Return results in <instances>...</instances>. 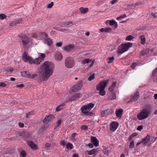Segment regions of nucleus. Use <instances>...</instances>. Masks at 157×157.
Masks as SVG:
<instances>
[{"instance_id": "obj_19", "label": "nucleus", "mask_w": 157, "mask_h": 157, "mask_svg": "<svg viewBox=\"0 0 157 157\" xmlns=\"http://www.w3.org/2000/svg\"><path fill=\"white\" fill-rule=\"evenodd\" d=\"M150 140V136L149 135H147L143 139L141 142L143 145L147 144L149 142Z\"/></svg>"}, {"instance_id": "obj_62", "label": "nucleus", "mask_w": 157, "mask_h": 157, "mask_svg": "<svg viewBox=\"0 0 157 157\" xmlns=\"http://www.w3.org/2000/svg\"><path fill=\"white\" fill-rule=\"evenodd\" d=\"M118 1V0H113L111 2V3L112 4H114L117 2Z\"/></svg>"}, {"instance_id": "obj_61", "label": "nucleus", "mask_w": 157, "mask_h": 157, "mask_svg": "<svg viewBox=\"0 0 157 157\" xmlns=\"http://www.w3.org/2000/svg\"><path fill=\"white\" fill-rule=\"evenodd\" d=\"M31 37L33 38H36L37 37V36L36 33H34L32 34Z\"/></svg>"}, {"instance_id": "obj_7", "label": "nucleus", "mask_w": 157, "mask_h": 157, "mask_svg": "<svg viewBox=\"0 0 157 157\" xmlns=\"http://www.w3.org/2000/svg\"><path fill=\"white\" fill-rule=\"evenodd\" d=\"M82 81H79L78 83L73 86L72 88V91L74 92H77L82 87Z\"/></svg>"}, {"instance_id": "obj_5", "label": "nucleus", "mask_w": 157, "mask_h": 157, "mask_svg": "<svg viewBox=\"0 0 157 157\" xmlns=\"http://www.w3.org/2000/svg\"><path fill=\"white\" fill-rule=\"evenodd\" d=\"M75 63L74 59L71 57H67L65 60V65L68 68L72 67L75 65Z\"/></svg>"}, {"instance_id": "obj_59", "label": "nucleus", "mask_w": 157, "mask_h": 157, "mask_svg": "<svg viewBox=\"0 0 157 157\" xmlns=\"http://www.w3.org/2000/svg\"><path fill=\"white\" fill-rule=\"evenodd\" d=\"M62 43L61 42H59L57 43L56 44V46L57 47H60L62 46Z\"/></svg>"}, {"instance_id": "obj_1", "label": "nucleus", "mask_w": 157, "mask_h": 157, "mask_svg": "<svg viewBox=\"0 0 157 157\" xmlns=\"http://www.w3.org/2000/svg\"><path fill=\"white\" fill-rule=\"evenodd\" d=\"M54 67V65L52 62H45L40 67L38 80L41 82L47 80L52 74Z\"/></svg>"}, {"instance_id": "obj_51", "label": "nucleus", "mask_w": 157, "mask_h": 157, "mask_svg": "<svg viewBox=\"0 0 157 157\" xmlns=\"http://www.w3.org/2000/svg\"><path fill=\"white\" fill-rule=\"evenodd\" d=\"M103 153L107 155V156H108L109 153V151L107 149H105L104 150Z\"/></svg>"}, {"instance_id": "obj_13", "label": "nucleus", "mask_w": 157, "mask_h": 157, "mask_svg": "<svg viewBox=\"0 0 157 157\" xmlns=\"http://www.w3.org/2000/svg\"><path fill=\"white\" fill-rule=\"evenodd\" d=\"M90 140L91 142L94 144L95 147H97L99 146V141L96 137L91 136Z\"/></svg>"}, {"instance_id": "obj_46", "label": "nucleus", "mask_w": 157, "mask_h": 157, "mask_svg": "<svg viewBox=\"0 0 157 157\" xmlns=\"http://www.w3.org/2000/svg\"><path fill=\"white\" fill-rule=\"evenodd\" d=\"M100 91V94L101 96H104L105 94V90H99Z\"/></svg>"}, {"instance_id": "obj_34", "label": "nucleus", "mask_w": 157, "mask_h": 157, "mask_svg": "<svg viewBox=\"0 0 157 157\" xmlns=\"http://www.w3.org/2000/svg\"><path fill=\"white\" fill-rule=\"evenodd\" d=\"M91 59H85L82 61V63L83 64H87L89 62H91Z\"/></svg>"}, {"instance_id": "obj_41", "label": "nucleus", "mask_w": 157, "mask_h": 157, "mask_svg": "<svg viewBox=\"0 0 157 157\" xmlns=\"http://www.w3.org/2000/svg\"><path fill=\"white\" fill-rule=\"evenodd\" d=\"M37 75L36 74H35L33 75H29L28 76V77L29 78H35L36 77Z\"/></svg>"}, {"instance_id": "obj_39", "label": "nucleus", "mask_w": 157, "mask_h": 157, "mask_svg": "<svg viewBox=\"0 0 157 157\" xmlns=\"http://www.w3.org/2000/svg\"><path fill=\"white\" fill-rule=\"evenodd\" d=\"M7 17V16L4 14H0V19L1 20H3L6 19Z\"/></svg>"}, {"instance_id": "obj_32", "label": "nucleus", "mask_w": 157, "mask_h": 157, "mask_svg": "<svg viewBox=\"0 0 157 157\" xmlns=\"http://www.w3.org/2000/svg\"><path fill=\"white\" fill-rule=\"evenodd\" d=\"M140 39L141 40V43L142 44H144L145 43V38L144 35H141L139 36Z\"/></svg>"}, {"instance_id": "obj_24", "label": "nucleus", "mask_w": 157, "mask_h": 157, "mask_svg": "<svg viewBox=\"0 0 157 157\" xmlns=\"http://www.w3.org/2000/svg\"><path fill=\"white\" fill-rule=\"evenodd\" d=\"M87 152L88 153V154L89 155H92L95 154V153H97L98 152V151L96 150V149H93L91 150L90 151H87Z\"/></svg>"}, {"instance_id": "obj_23", "label": "nucleus", "mask_w": 157, "mask_h": 157, "mask_svg": "<svg viewBox=\"0 0 157 157\" xmlns=\"http://www.w3.org/2000/svg\"><path fill=\"white\" fill-rule=\"evenodd\" d=\"M112 30V29L106 27L105 28H102L100 29V31L101 32H110Z\"/></svg>"}, {"instance_id": "obj_4", "label": "nucleus", "mask_w": 157, "mask_h": 157, "mask_svg": "<svg viewBox=\"0 0 157 157\" xmlns=\"http://www.w3.org/2000/svg\"><path fill=\"white\" fill-rule=\"evenodd\" d=\"M132 44L129 42L121 44L120 45L118 48V52L119 53L122 54L128 51L129 48L132 47Z\"/></svg>"}, {"instance_id": "obj_52", "label": "nucleus", "mask_w": 157, "mask_h": 157, "mask_svg": "<svg viewBox=\"0 0 157 157\" xmlns=\"http://www.w3.org/2000/svg\"><path fill=\"white\" fill-rule=\"evenodd\" d=\"M7 86V85L4 82H0V86H2L3 87H5Z\"/></svg>"}, {"instance_id": "obj_36", "label": "nucleus", "mask_w": 157, "mask_h": 157, "mask_svg": "<svg viewBox=\"0 0 157 157\" xmlns=\"http://www.w3.org/2000/svg\"><path fill=\"white\" fill-rule=\"evenodd\" d=\"M5 71L7 72H11L13 71V69L11 67H8L5 68Z\"/></svg>"}, {"instance_id": "obj_21", "label": "nucleus", "mask_w": 157, "mask_h": 157, "mask_svg": "<svg viewBox=\"0 0 157 157\" xmlns=\"http://www.w3.org/2000/svg\"><path fill=\"white\" fill-rule=\"evenodd\" d=\"M28 53L26 52H24L22 56V58L24 61L27 62L28 61V59L30 56H28Z\"/></svg>"}, {"instance_id": "obj_45", "label": "nucleus", "mask_w": 157, "mask_h": 157, "mask_svg": "<svg viewBox=\"0 0 157 157\" xmlns=\"http://www.w3.org/2000/svg\"><path fill=\"white\" fill-rule=\"evenodd\" d=\"M95 78L94 74L91 75H90L88 78V79L89 81H90L94 79Z\"/></svg>"}, {"instance_id": "obj_43", "label": "nucleus", "mask_w": 157, "mask_h": 157, "mask_svg": "<svg viewBox=\"0 0 157 157\" xmlns=\"http://www.w3.org/2000/svg\"><path fill=\"white\" fill-rule=\"evenodd\" d=\"M133 37L131 35H129L126 37V40L130 41L133 38Z\"/></svg>"}, {"instance_id": "obj_37", "label": "nucleus", "mask_w": 157, "mask_h": 157, "mask_svg": "<svg viewBox=\"0 0 157 157\" xmlns=\"http://www.w3.org/2000/svg\"><path fill=\"white\" fill-rule=\"evenodd\" d=\"M66 147L68 149H71L73 148V145L70 143H68L66 144Z\"/></svg>"}, {"instance_id": "obj_64", "label": "nucleus", "mask_w": 157, "mask_h": 157, "mask_svg": "<svg viewBox=\"0 0 157 157\" xmlns=\"http://www.w3.org/2000/svg\"><path fill=\"white\" fill-rule=\"evenodd\" d=\"M88 145L89 146V147L91 148H92L93 147H94V145H93V144H92L91 143H89L88 144Z\"/></svg>"}, {"instance_id": "obj_20", "label": "nucleus", "mask_w": 157, "mask_h": 157, "mask_svg": "<svg viewBox=\"0 0 157 157\" xmlns=\"http://www.w3.org/2000/svg\"><path fill=\"white\" fill-rule=\"evenodd\" d=\"M82 95L80 93H76L73 95L71 98V99L73 100H76L77 98H80Z\"/></svg>"}, {"instance_id": "obj_30", "label": "nucleus", "mask_w": 157, "mask_h": 157, "mask_svg": "<svg viewBox=\"0 0 157 157\" xmlns=\"http://www.w3.org/2000/svg\"><path fill=\"white\" fill-rule=\"evenodd\" d=\"M149 52V50L148 49H144L141 51L140 54L142 56H144V55L148 54Z\"/></svg>"}, {"instance_id": "obj_49", "label": "nucleus", "mask_w": 157, "mask_h": 157, "mask_svg": "<svg viewBox=\"0 0 157 157\" xmlns=\"http://www.w3.org/2000/svg\"><path fill=\"white\" fill-rule=\"evenodd\" d=\"M88 127L86 125H82L81 127V129L82 130H86L87 129Z\"/></svg>"}, {"instance_id": "obj_47", "label": "nucleus", "mask_w": 157, "mask_h": 157, "mask_svg": "<svg viewBox=\"0 0 157 157\" xmlns=\"http://www.w3.org/2000/svg\"><path fill=\"white\" fill-rule=\"evenodd\" d=\"M21 155L22 157H25L26 156V153L25 151L23 150L21 152Z\"/></svg>"}, {"instance_id": "obj_16", "label": "nucleus", "mask_w": 157, "mask_h": 157, "mask_svg": "<svg viewBox=\"0 0 157 157\" xmlns=\"http://www.w3.org/2000/svg\"><path fill=\"white\" fill-rule=\"evenodd\" d=\"M75 46L71 44L67 45L65 46L63 48L64 50L67 52H69L72 50L74 48Z\"/></svg>"}, {"instance_id": "obj_35", "label": "nucleus", "mask_w": 157, "mask_h": 157, "mask_svg": "<svg viewBox=\"0 0 157 157\" xmlns=\"http://www.w3.org/2000/svg\"><path fill=\"white\" fill-rule=\"evenodd\" d=\"M40 34L44 38V40L48 37L47 34L44 32H40Z\"/></svg>"}, {"instance_id": "obj_40", "label": "nucleus", "mask_w": 157, "mask_h": 157, "mask_svg": "<svg viewBox=\"0 0 157 157\" xmlns=\"http://www.w3.org/2000/svg\"><path fill=\"white\" fill-rule=\"evenodd\" d=\"M16 87L19 89H21L24 87V85L22 84H19V83H17Z\"/></svg>"}, {"instance_id": "obj_63", "label": "nucleus", "mask_w": 157, "mask_h": 157, "mask_svg": "<svg viewBox=\"0 0 157 157\" xmlns=\"http://www.w3.org/2000/svg\"><path fill=\"white\" fill-rule=\"evenodd\" d=\"M151 15L152 16L154 17V18H156L157 17L156 13H155L152 12L151 13Z\"/></svg>"}, {"instance_id": "obj_29", "label": "nucleus", "mask_w": 157, "mask_h": 157, "mask_svg": "<svg viewBox=\"0 0 157 157\" xmlns=\"http://www.w3.org/2000/svg\"><path fill=\"white\" fill-rule=\"evenodd\" d=\"M56 58L58 60H61L63 58V56L60 53H57L56 55Z\"/></svg>"}, {"instance_id": "obj_22", "label": "nucleus", "mask_w": 157, "mask_h": 157, "mask_svg": "<svg viewBox=\"0 0 157 157\" xmlns=\"http://www.w3.org/2000/svg\"><path fill=\"white\" fill-rule=\"evenodd\" d=\"M44 40L45 43L48 46H51L52 44V41L50 38H48V37L45 39Z\"/></svg>"}, {"instance_id": "obj_9", "label": "nucleus", "mask_w": 157, "mask_h": 157, "mask_svg": "<svg viewBox=\"0 0 157 157\" xmlns=\"http://www.w3.org/2000/svg\"><path fill=\"white\" fill-rule=\"evenodd\" d=\"M114 110L113 109H108L102 111L101 113L102 117L107 116L110 114H112L114 112Z\"/></svg>"}, {"instance_id": "obj_3", "label": "nucleus", "mask_w": 157, "mask_h": 157, "mask_svg": "<svg viewBox=\"0 0 157 157\" xmlns=\"http://www.w3.org/2000/svg\"><path fill=\"white\" fill-rule=\"evenodd\" d=\"M150 114V112L147 109H143L137 115V118L139 120H142L147 118Z\"/></svg>"}, {"instance_id": "obj_54", "label": "nucleus", "mask_w": 157, "mask_h": 157, "mask_svg": "<svg viewBox=\"0 0 157 157\" xmlns=\"http://www.w3.org/2000/svg\"><path fill=\"white\" fill-rule=\"evenodd\" d=\"M157 74V67L152 72V75L153 76H155L156 74Z\"/></svg>"}, {"instance_id": "obj_8", "label": "nucleus", "mask_w": 157, "mask_h": 157, "mask_svg": "<svg viewBox=\"0 0 157 157\" xmlns=\"http://www.w3.org/2000/svg\"><path fill=\"white\" fill-rule=\"evenodd\" d=\"M19 36L21 39L24 45H25L29 43L30 41L29 38L25 34H20L19 35Z\"/></svg>"}, {"instance_id": "obj_14", "label": "nucleus", "mask_w": 157, "mask_h": 157, "mask_svg": "<svg viewBox=\"0 0 157 157\" xmlns=\"http://www.w3.org/2000/svg\"><path fill=\"white\" fill-rule=\"evenodd\" d=\"M54 118L53 116L52 115H50L46 117L43 121V122L46 124H48Z\"/></svg>"}, {"instance_id": "obj_58", "label": "nucleus", "mask_w": 157, "mask_h": 157, "mask_svg": "<svg viewBox=\"0 0 157 157\" xmlns=\"http://www.w3.org/2000/svg\"><path fill=\"white\" fill-rule=\"evenodd\" d=\"M60 144L61 145L64 146L66 144V143L65 141L62 140L60 142Z\"/></svg>"}, {"instance_id": "obj_11", "label": "nucleus", "mask_w": 157, "mask_h": 157, "mask_svg": "<svg viewBox=\"0 0 157 157\" xmlns=\"http://www.w3.org/2000/svg\"><path fill=\"white\" fill-rule=\"evenodd\" d=\"M119 126L118 122L116 121L112 122L110 124V129L112 132L115 131Z\"/></svg>"}, {"instance_id": "obj_48", "label": "nucleus", "mask_w": 157, "mask_h": 157, "mask_svg": "<svg viewBox=\"0 0 157 157\" xmlns=\"http://www.w3.org/2000/svg\"><path fill=\"white\" fill-rule=\"evenodd\" d=\"M22 75L25 77H28L29 75L27 74V72L26 71H24L21 72Z\"/></svg>"}, {"instance_id": "obj_42", "label": "nucleus", "mask_w": 157, "mask_h": 157, "mask_svg": "<svg viewBox=\"0 0 157 157\" xmlns=\"http://www.w3.org/2000/svg\"><path fill=\"white\" fill-rule=\"evenodd\" d=\"M134 141L133 140H132L129 144V148H132L134 147Z\"/></svg>"}, {"instance_id": "obj_2", "label": "nucleus", "mask_w": 157, "mask_h": 157, "mask_svg": "<svg viewBox=\"0 0 157 157\" xmlns=\"http://www.w3.org/2000/svg\"><path fill=\"white\" fill-rule=\"evenodd\" d=\"M94 104L90 103L87 105H83L80 108L81 111L85 115L92 116L93 113L89 111L94 106Z\"/></svg>"}, {"instance_id": "obj_26", "label": "nucleus", "mask_w": 157, "mask_h": 157, "mask_svg": "<svg viewBox=\"0 0 157 157\" xmlns=\"http://www.w3.org/2000/svg\"><path fill=\"white\" fill-rule=\"evenodd\" d=\"M82 14H84L88 11V9L87 8H84L83 7H81L79 8Z\"/></svg>"}, {"instance_id": "obj_6", "label": "nucleus", "mask_w": 157, "mask_h": 157, "mask_svg": "<svg viewBox=\"0 0 157 157\" xmlns=\"http://www.w3.org/2000/svg\"><path fill=\"white\" fill-rule=\"evenodd\" d=\"M109 82L108 80H104L99 83L96 86V89L97 90H105Z\"/></svg>"}, {"instance_id": "obj_56", "label": "nucleus", "mask_w": 157, "mask_h": 157, "mask_svg": "<svg viewBox=\"0 0 157 157\" xmlns=\"http://www.w3.org/2000/svg\"><path fill=\"white\" fill-rule=\"evenodd\" d=\"M137 63H133L131 65V67L133 68H134L136 67Z\"/></svg>"}, {"instance_id": "obj_18", "label": "nucleus", "mask_w": 157, "mask_h": 157, "mask_svg": "<svg viewBox=\"0 0 157 157\" xmlns=\"http://www.w3.org/2000/svg\"><path fill=\"white\" fill-rule=\"evenodd\" d=\"M139 97V94L138 91H137L135 94L132 98L130 100V102L136 101Z\"/></svg>"}, {"instance_id": "obj_27", "label": "nucleus", "mask_w": 157, "mask_h": 157, "mask_svg": "<svg viewBox=\"0 0 157 157\" xmlns=\"http://www.w3.org/2000/svg\"><path fill=\"white\" fill-rule=\"evenodd\" d=\"M65 105V104L64 103H62V104L58 105L56 108V112H59L63 108L64 106Z\"/></svg>"}, {"instance_id": "obj_60", "label": "nucleus", "mask_w": 157, "mask_h": 157, "mask_svg": "<svg viewBox=\"0 0 157 157\" xmlns=\"http://www.w3.org/2000/svg\"><path fill=\"white\" fill-rule=\"evenodd\" d=\"M18 125L20 128H23L24 126V124L21 122H19L18 123Z\"/></svg>"}, {"instance_id": "obj_28", "label": "nucleus", "mask_w": 157, "mask_h": 157, "mask_svg": "<svg viewBox=\"0 0 157 157\" xmlns=\"http://www.w3.org/2000/svg\"><path fill=\"white\" fill-rule=\"evenodd\" d=\"M35 113V112L34 111H33L26 113V117L27 118H30L31 116L34 115Z\"/></svg>"}, {"instance_id": "obj_31", "label": "nucleus", "mask_w": 157, "mask_h": 157, "mask_svg": "<svg viewBox=\"0 0 157 157\" xmlns=\"http://www.w3.org/2000/svg\"><path fill=\"white\" fill-rule=\"evenodd\" d=\"M109 99L110 100L114 99L116 98L115 94L114 93L112 92L109 97Z\"/></svg>"}, {"instance_id": "obj_33", "label": "nucleus", "mask_w": 157, "mask_h": 157, "mask_svg": "<svg viewBox=\"0 0 157 157\" xmlns=\"http://www.w3.org/2000/svg\"><path fill=\"white\" fill-rule=\"evenodd\" d=\"M116 85V82H113L112 85L109 88V90L110 91H112L114 89Z\"/></svg>"}, {"instance_id": "obj_15", "label": "nucleus", "mask_w": 157, "mask_h": 157, "mask_svg": "<svg viewBox=\"0 0 157 157\" xmlns=\"http://www.w3.org/2000/svg\"><path fill=\"white\" fill-rule=\"evenodd\" d=\"M21 21L22 20L21 19L13 21L10 22V25L12 27L15 26L17 24H20L21 23Z\"/></svg>"}, {"instance_id": "obj_25", "label": "nucleus", "mask_w": 157, "mask_h": 157, "mask_svg": "<svg viewBox=\"0 0 157 157\" xmlns=\"http://www.w3.org/2000/svg\"><path fill=\"white\" fill-rule=\"evenodd\" d=\"M110 25H114V27L116 28L118 27V25L117 22L114 20H110L109 23Z\"/></svg>"}, {"instance_id": "obj_57", "label": "nucleus", "mask_w": 157, "mask_h": 157, "mask_svg": "<svg viewBox=\"0 0 157 157\" xmlns=\"http://www.w3.org/2000/svg\"><path fill=\"white\" fill-rule=\"evenodd\" d=\"M143 126L142 125H139L138 127L137 130L138 131H140L143 129Z\"/></svg>"}, {"instance_id": "obj_55", "label": "nucleus", "mask_w": 157, "mask_h": 157, "mask_svg": "<svg viewBox=\"0 0 157 157\" xmlns=\"http://www.w3.org/2000/svg\"><path fill=\"white\" fill-rule=\"evenodd\" d=\"M72 24V22L71 21H69L67 22H66V25L64 26H68L70 25H71Z\"/></svg>"}, {"instance_id": "obj_38", "label": "nucleus", "mask_w": 157, "mask_h": 157, "mask_svg": "<svg viewBox=\"0 0 157 157\" xmlns=\"http://www.w3.org/2000/svg\"><path fill=\"white\" fill-rule=\"evenodd\" d=\"M34 60L31 57L29 56L28 59V61L31 64H32L33 63L34 64Z\"/></svg>"}, {"instance_id": "obj_53", "label": "nucleus", "mask_w": 157, "mask_h": 157, "mask_svg": "<svg viewBox=\"0 0 157 157\" xmlns=\"http://www.w3.org/2000/svg\"><path fill=\"white\" fill-rule=\"evenodd\" d=\"M53 2H52L50 3L48 5L47 8H51L53 6Z\"/></svg>"}, {"instance_id": "obj_12", "label": "nucleus", "mask_w": 157, "mask_h": 157, "mask_svg": "<svg viewBox=\"0 0 157 157\" xmlns=\"http://www.w3.org/2000/svg\"><path fill=\"white\" fill-rule=\"evenodd\" d=\"M27 143L33 150H36L38 149L37 146L32 141L29 140L27 141Z\"/></svg>"}, {"instance_id": "obj_10", "label": "nucleus", "mask_w": 157, "mask_h": 157, "mask_svg": "<svg viewBox=\"0 0 157 157\" xmlns=\"http://www.w3.org/2000/svg\"><path fill=\"white\" fill-rule=\"evenodd\" d=\"M45 57V54L44 53H41L39 56L36 59L34 60V64L38 65L40 64L42 60H43Z\"/></svg>"}, {"instance_id": "obj_17", "label": "nucleus", "mask_w": 157, "mask_h": 157, "mask_svg": "<svg viewBox=\"0 0 157 157\" xmlns=\"http://www.w3.org/2000/svg\"><path fill=\"white\" fill-rule=\"evenodd\" d=\"M123 109H116V116L117 117L121 118L123 114Z\"/></svg>"}, {"instance_id": "obj_50", "label": "nucleus", "mask_w": 157, "mask_h": 157, "mask_svg": "<svg viewBox=\"0 0 157 157\" xmlns=\"http://www.w3.org/2000/svg\"><path fill=\"white\" fill-rule=\"evenodd\" d=\"M61 120H58L57 122V125L55 127V129H56L59 126L60 124H61Z\"/></svg>"}, {"instance_id": "obj_44", "label": "nucleus", "mask_w": 157, "mask_h": 157, "mask_svg": "<svg viewBox=\"0 0 157 157\" xmlns=\"http://www.w3.org/2000/svg\"><path fill=\"white\" fill-rule=\"evenodd\" d=\"M114 59V57L113 56L109 58V59L108 60V63H111L113 62Z\"/></svg>"}]
</instances>
